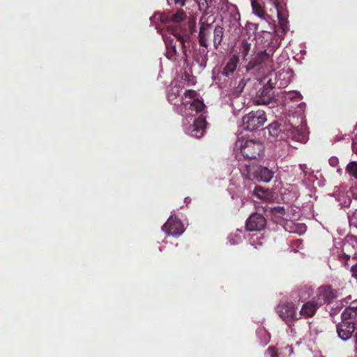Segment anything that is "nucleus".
<instances>
[{"instance_id":"obj_29","label":"nucleus","mask_w":357,"mask_h":357,"mask_svg":"<svg viewBox=\"0 0 357 357\" xmlns=\"http://www.w3.org/2000/svg\"><path fill=\"white\" fill-rule=\"evenodd\" d=\"M271 213L275 215H279V216H281L285 214V210L284 207L275 206L271 209Z\"/></svg>"},{"instance_id":"obj_17","label":"nucleus","mask_w":357,"mask_h":357,"mask_svg":"<svg viewBox=\"0 0 357 357\" xmlns=\"http://www.w3.org/2000/svg\"><path fill=\"white\" fill-rule=\"evenodd\" d=\"M274 5L277 10L280 28L282 29L284 32H286L289 30L287 11L284 8V6L277 1L274 2Z\"/></svg>"},{"instance_id":"obj_15","label":"nucleus","mask_w":357,"mask_h":357,"mask_svg":"<svg viewBox=\"0 0 357 357\" xmlns=\"http://www.w3.org/2000/svg\"><path fill=\"white\" fill-rule=\"evenodd\" d=\"M206 117L203 115L199 116L190 126L189 128L190 134L196 138H200L206 131Z\"/></svg>"},{"instance_id":"obj_13","label":"nucleus","mask_w":357,"mask_h":357,"mask_svg":"<svg viewBox=\"0 0 357 357\" xmlns=\"http://www.w3.org/2000/svg\"><path fill=\"white\" fill-rule=\"evenodd\" d=\"M273 86H264L260 89L257 95L255 98V102L257 105H269L275 102L274 92L273 91Z\"/></svg>"},{"instance_id":"obj_18","label":"nucleus","mask_w":357,"mask_h":357,"mask_svg":"<svg viewBox=\"0 0 357 357\" xmlns=\"http://www.w3.org/2000/svg\"><path fill=\"white\" fill-rule=\"evenodd\" d=\"M319 298L325 303H329L337 296V291L333 289L331 285H324L318 289Z\"/></svg>"},{"instance_id":"obj_6","label":"nucleus","mask_w":357,"mask_h":357,"mask_svg":"<svg viewBox=\"0 0 357 357\" xmlns=\"http://www.w3.org/2000/svg\"><path fill=\"white\" fill-rule=\"evenodd\" d=\"M266 120V115L264 111H252L243 117L242 126L245 130L253 131L264 126Z\"/></svg>"},{"instance_id":"obj_20","label":"nucleus","mask_w":357,"mask_h":357,"mask_svg":"<svg viewBox=\"0 0 357 357\" xmlns=\"http://www.w3.org/2000/svg\"><path fill=\"white\" fill-rule=\"evenodd\" d=\"M238 62V57L236 55H233L223 68L222 70L218 74V76L222 75L228 78L232 76L236 70Z\"/></svg>"},{"instance_id":"obj_26","label":"nucleus","mask_w":357,"mask_h":357,"mask_svg":"<svg viewBox=\"0 0 357 357\" xmlns=\"http://www.w3.org/2000/svg\"><path fill=\"white\" fill-rule=\"evenodd\" d=\"M267 129L268 130L269 135L273 137H278L279 135L281 137L283 132V126L279 124L277 122L271 123L267 127Z\"/></svg>"},{"instance_id":"obj_1","label":"nucleus","mask_w":357,"mask_h":357,"mask_svg":"<svg viewBox=\"0 0 357 357\" xmlns=\"http://www.w3.org/2000/svg\"><path fill=\"white\" fill-rule=\"evenodd\" d=\"M215 21V17L211 15L209 17H201L199 20V31L198 34V40L200 46L203 49L199 50V54L195 56V59L201 66H206L208 61V47L209 42H213L215 50H218L222 43L224 37V28L220 25H216L213 28V24Z\"/></svg>"},{"instance_id":"obj_27","label":"nucleus","mask_w":357,"mask_h":357,"mask_svg":"<svg viewBox=\"0 0 357 357\" xmlns=\"http://www.w3.org/2000/svg\"><path fill=\"white\" fill-rule=\"evenodd\" d=\"M343 258L345 259H349L350 258L357 259V253L355 252L354 254H347L346 252H344ZM351 272L352 277L357 280V263L355 265L352 266L351 268Z\"/></svg>"},{"instance_id":"obj_22","label":"nucleus","mask_w":357,"mask_h":357,"mask_svg":"<svg viewBox=\"0 0 357 357\" xmlns=\"http://www.w3.org/2000/svg\"><path fill=\"white\" fill-rule=\"evenodd\" d=\"M254 41V39H250V38H248V39H243L241 41L238 50L239 53L241 54L243 60L247 61L248 60V56L249 55L250 52L253 50L252 49V43Z\"/></svg>"},{"instance_id":"obj_19","label":"nucleus","mask_w":357,"mask_h":357,"mask_svg":"<svg viewBox=\"0 0 357 357\" xmlns=\"http://www.w3.org/2000/svg\"><path fill=\"white\" fill-rule=\"evenodd\" d=\"M285 137L299 141L302 138V136L298 128L294 127L291 123H285L283 125V132L280 138L283 139Z\"/></svg>"},{"instance_id":"obj_16","label":"nucleus","mask_w":357,"mask_h":357,"mask_svg":"<svg viewBox=\"0 0 357 357\" xmlns=\"http://www.w3.org/2000/svg\"><path fill=\"white\" fill-rule=\"evenodd\" d=\"M185 13L183 10H178L176 13L174 14H161L157 13L154 15L155 20H160L164 24H167L170 22L178 24L185 18Z\"/></svg>"},{"instance_id":"obj_33","label":"nucleus","mask_w":357,"mask_h":357,"mask_svg":"<svg viewBox=\"0 0 357 357\" xmlns=\"http://www.w3.org/2000/svg\"><path fill=\"white\" fill-rule=\"evenodd\" d=\"M285 349H286L287 350H288V352H289V354H291V353L293 352V349L291 348V347H289V346H288V347H287Z\"/></svg>"},{"instance_id":"obj_11","label":"nucleus","mask_w":357,"mask_h":357,"mask_svg":"<svg viewBox=\"0 0 357 357\" xmlns=\"http://www.w3.org/2000/svg\"><path fill=\"white\" fill-rule=\"evenodd\" d=\"M162 229L167 234L172 236H180L184 231L183 225L176 216H171Z\"/></svg>"},{"instance_id":"obj_10","label":"nucleus","mask_w":357,"mask_h":357,"mask_svg":"<svg viewBox=\"0 0 357 357\" xmlns=\"http://www.w3.org/2000/svg\"><path fill=\"white\" fill-rule=\"evenodd\" d=\"M336 329L339 337L345 341L350 339L354 332L357 330L356 323L342 319V321L336 326Z\"/></svg>"},{"instance_id":"obj_2","label":"nucleus","mask_w":357,"mask_h":357,"mask_svg":"<svg viewBox=\"0 0 357 357\" xmlns=\"http://www.w3.org/2000/svg\"><path fill=\"white\" fill-rule=\"evenodd\" d=\"M169 32L173 36H164L166 45V57L172 61H187V47L190 46V36L186 29H181L175 24L168 28Z\"/></svg>"},{"instance_id":"obj_25","label":"nucleus","mask_w":357,"mask_h":357,"mask_svg":"<svg viewBox=\"0 0 357 357\" xmlns=\"http://www.w3.org/2000/svg\"><path fill=\"white\" fill-rule=\"evenodd\" d=\"M252 8L253 13L260 18L264 20L266 13L259 0H251Z\"/></svg>"},{"instance_id":"obj_30","label":"nucleus","mask_w":357,"mask_h":357,"mask_svg":"<svg viewBox=\"0 0 357 357\" xmlns=\"http://www.w3.org/2000/svg\"><path fill=\"white\" fill-rule=\"evenodd\" d=\"M266 354L271 357H278L276 349L274 347H270L266 350Z\"/></svg>"},{"instance_id":"obj_21","label":"nucleus","mask_w":357,"mask_h":357,"mask_svg":"<svg viewBox=\"0 0 357 357\" xmlns=\"http://www.w3.org/2000/svg\"><path fill=\"white\" fill-rule=\"evenodd\" d=\"M318 308L317 303L314 301H308L304 303L300 310L299 316H303L306 318L312 317L314 315Z\"/></svg>"},{"instance_id":"obj_28","label":"nucleus","mask_w":357,"mask_h":357,"mask_svg":"<svg viewBox=\"0 0 357 357\" xmlns=\"http://www.w3.org/2000/svg\"><path fill=\"white\" fill-rule=\"evenodd\" d=\"M346 172L357 180V162H350L346 167Z\"/></svg>"},{"instance_id":"obj_12","label":"nucleus","mask_w":357,"mask_h":357,"mask_svg":"<svg viewBox=\"0 0 357 357\" xmlns=\"http://www.w3.org/2000/svg\"><path fill=\"white\" fill-rule=\"evenodd\" d=\"M183 98L185 102L183 105L186 107L190 105L189 109L191 110L198 112L202 111L205 107L204 102L197 98V93L194 90H186Z\"/></svg>"},{"instance_id":"obj_31","label":"nucleus","mask_w":357,"mask_h":357,"mask_svg":"<svg viewBox=\"0 0 357 357\" xmlns=\"http://www.w3.org/2000/svg\"><path fill=\"white\" fill-rule=\"evenodd\" d=\"M169 5L172 6H183L185 5V2L187 0H167Z\"/></svg>"},{"instance_id":"obj_36","label":"nucleus","mask_w":357,"mask_h":357,"mask_svg":"<svg viewBox=\"0 0 357 357\" xmlns=\"http://www.w3.org/2000/svg\"><path fill=\"white\" fill-rule=\"evenodd\" d=\"M267 86H273L271 83V81L268 82V83L266 85Z\"/></svg>"},{"instance_id":"obj_24","label":"nucleus","mask_w":357,"mask_h":357,"mask_svg":"<svg viewBox=\"0 0 357 357\" xmlns=\"http://www.w3.org/2000/svg\"><path fill=\"white\" fill-rule=\"evenodd\" d=\"M168 101L174 105H178L181 102V105H185V102L183 101V96L179 94V89L178 87L172 88L167 94Z\"/></svg>"},{"instance_id":"obj_34","label":"nucleus","mask_w":357,"mask_h":357,"mask_svg":"<svg viewBox=\"0 0 357 357\" xmlns=\"http://www.w3.org/2000/svg\"><path fill=\"white\" fill-rule=\"evenodd\" d=\"M350 247L349 244H344L343 250H348V248Z\"/></svg>"},{"instance_id":"obj_23","label":"nucleus","mask_w":357,"mask_h":357,"mask_svg":"<svg viewBox=\"0 0 357 357\" xmlns=\"http://www.w3.org/2000/svg\"><path fill=\"white\" fill-rule=\"evenodd\" d=\"M197 5L200 11L203 12L202 17H209L211 15L214 16V8L212 0H198Z\"/></svg>"},{"instance_id":"obj_5","label":"nucleus","mask_w":357,"mask_h":357,"mask_svg":"<svg viewBox=\"0 0 357 357\" xmlns=\"http://www.w3.org/2000/svg\"><path fill=\"white\" fill-rule=\"evenodd\" d=\"M241 153L248 160H258L264 153V146L255 139H247L241 142Z\"/></svg>"},{"instance_id":"obj_8","label":"nucleus","mask_w":357,"mask_h":357,"mask_svg":"<svg viewBox=\"0 0 357 357\" xmlns=\"http://www.w3.org/2000/svg\"><path fill=\"white\" fill-rule=\"evenodd\" d=\"M297 307L293 303L283 302L278 306V314L280 317L289 326L300 319Z\"/></svg>"},{"instance_id":"obj_9","label":"nucleus","mask_w":357,"mask_h":357,"mask_svg":"<svg viewBox=\"0 0 357 357\" xmlns=\"http://www.w3.org/2000/svg\"><path fill=\"white\" fill-rule=\"evenodd\" d=\"M351 296H347L342 300V303H345L346 307L341 313V319L342 320L357 321V299L349 301Z\"/></svg>"},{"instance_id":"obj_4","label":"nucleus","mask_w":357,"mask_h":357,"mask_svg":"<svg viewBox=\"0 0 357 357\" xmlns=\"http://www.w3.org/2000/svg\"><path fill=\"white\" fill-rule=\"evenodd\" d=\"M244 174L250 180L255 179L259 182L268 183L274 176V172L266 167L258 165H245Z\"/></svg>"},{"instance_id":"obj_35","label":"nucleus","mask_w":357,"mask_h":357,"mask_svg":"<svg viewBox=\"0 0 357 357\" xmlns=\"http://www.w3.org/2000/svg\"><path fill=\"white\" fill-rule=\"evenodd\" d=\"M353 151L357 155V146H353Z\"/></svg>"},{"instance_id":"obj_14","label":"nucleus","mask_w":357,"mask_h":357,"mask_svg":"<svg viewBox=\"0 0 357 357\" xmlns=\"http://www.w3.org/2000/svg\"><path fill=\"white\" fill-rule=\"evenodd\" d=\"M266 225V218L259 213H253L246 221V228L248 231H260L263 229Z\"/></svg>"},{"instance_id":"obj_3","label":"nucleus","mask_w":357,"mask_h":357,"mask_svg":"<svg viewBox=\"0 0 357 357\" xmlns=\"http://www.w3.org/2000/svg\"><path fill=\"white\" fill-rule=\"evenodd\" d=\"M274 46L257 52L248 61L246 70L253 74L266 75L273 70Z\"/></svg>"},{"instance_id":"obj_32","label":"nucleus","mask_w":357,"mask_h":357,"mask_svg":"<svg viewBox=\"0 0 357 357\" xmlns=\"http://www.w3.org/2000/svg\"><path fill=\"white\" fill-rule=\"evenodd\" d=\"M264 192V190L261 187H259V186L255 187V188L254 190V195L259 198H261Z\"/></svg>"},{"instance_id":"obj_7","label":"nucleus","mask_w":357,"mask_h":357,"mask_svg":"<svg viewBox=\"0 0 357 357\" xmlns=\"http://www.w3.org/2000/svg\"><path fill=\"white\" fill-rule=\"evenodd\" d=\"M212 3H213L214 14L217 12L225 17L230 16L234 20L240 19L237 6L230 3L228 0H212Z\"/></svg>"}]
</instances>
